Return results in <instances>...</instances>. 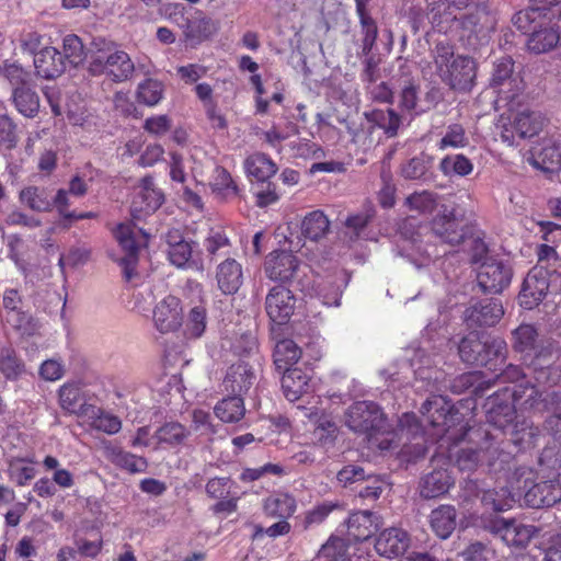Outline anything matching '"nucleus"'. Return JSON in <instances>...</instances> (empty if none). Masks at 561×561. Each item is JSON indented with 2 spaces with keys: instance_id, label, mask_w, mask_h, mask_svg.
<instances>
[{
  "instance_id": "f257e3e1",
  "label": "nucleus",
  "mask_w": 561,
  "mask_h": 561,
  "mask_svg": "<svg viewBox=\"0 0 561 561\" xmlns=\"http://www.w3.org/2000/svg\"><path fill=\"white\" fill-rule=\"evenodd\" d=\"M560 401L554 391H540L529 382L519 383L512 390L505 388L488 398L484 405L486 423L502 433L514 422L517 409L534 413V410H545Z\"/></svg>"
},
{
  "instance_id": "f03ea898",
  "label": "nucleus",
  "mask_w": 561,
  "mask_h": 561,
  "mask_svg": "<svg viewBox=\"0 0 561 561\" xmlns=\"http://www.w3.org/2000/svg\"><path fill=\"white\" fill-rule=\"evenodd\" d=\"M512 347L522 354L528 369H531L539 385H550L558 358L557 348L551 342L539 341V333L534 324L522 323L512 331Z\"/></svg>"
},
{
  "instance_id": "7ed1b4c3",
  "label": "nucleus",
  "mask_w": 561,
  "mask_h": 561,
  "mask_svg": "<svg viewBox=\"0 0 561 561\" xmlns=\"http://www.w3.org/2000/svg\"><path fill=\"white\" fill-rule=\"evenodd\" d=\"M480 434H467L466 439L478 442L477 448H462L457 456V466L461 471H472L479 466H486L490 470L501 471L508 466L512 460V454L504 448V440H499V436L477 427Z\"/></svg>"
},
{
  "instance_id": "20e7f679",
  "label": "nucleus",
  "mask_w": 561,
  "mask_h": 561,
  "mask_svg": "<svg viewBox=\"0 0 561 561\" xmlns=\"http://www.w3.org/2000/svg\"><path fill=\"white\" fill-rule=\"evenodd\" d=\"M436 75L455 91H470L477 76L472 57L455 53V45L447 41L436 43L433 51Z\"/></svg>"
},
{
  "instance_id": "39448f33",
  "label": "nucleus",
  "mask_w": 561,
  "mask_h": 561,
  "mask_svg": "<svg viewBox=\"0 0 561 561\" xmlns=\"http://www.w3.org/2000/svg\"><path fill=\"white\" fill-rule=\"evenodd\" d=\"M425 421L438 433L447 436L454 443L466 440L467 434H480L463 421V415L455 408L453 402L444 396H431L420 409Z\"/></svg>"
},
{
  "instance_id": "423d86ee",
  "label": "nucleus",
  "mask_w": 561,
  "mask_h": 561,
  "mask_svg": "<svg viewBox=\"0 0 561 561\" xmlns=\"http://www.w3.org/2000/svg\"><path fill=\"white\" fill-rule=\"evenodd\" d=\"M386 420L381 408L373 401H357L345 413L347 427L365 438H374L376 433L382 431Z\"/></svg>"
},
{
  "instance_id": "0eeeda50",
  "label": "nucleus",
  "mask_w": 561,
  "mask_h": 561,
  "mask_svg": "<svg viewBox=\"0 0 561 561\" xmlns=\"http://www.w3.org/2000/svg\"><path fill=\"white\" fill-rule=\"evenodd\" d=\"M186 8L182 3H173L168 7L171 21L183 28L185 38L192 43H202L210 38L218 30V23L208 18L203 11H195L190 18L184 14Z\"/></svg>"
},
{
  "instance_id": "6e6552de",
  "label": "nucleus",
  "mask_w": 561,
  "mask_h": 561,
  "mask_svg": "<svg viewBox=\"0 0 561 561\" xmlns=\"http://www.w3.org/2000/svg\"><path fill=\"white\" fill-rule=\"evenodd\" d=\"M432 232L443 242L457 245L465 241L467 230L463 226V215L456 205L442 204L430 222Z\"/></svg>"
},
{
  "instance_id": "1a4fd4ad",
  "label": "nucleus",
  "mask_w": 561,
  "mask_h": 561,
  "mask_svg": "<svg viewBox=\"0 0 561 561\" xmlns=\"http://www.w3.org/2000/svg\"><path fill=\"white\" fill-rule=\"evenodd\" d=\"M134 70V62L129 55L123 50L102 51L92 56L89 65V71L93 76L106 75L115 82L126 81Z\"/></svg>"
},
{
  "instance_id": "9d476101",
  "label": "nucleus",
  "mask_w": 561,
  "mask_h": 561,
  "mask_svg": "<svg viewBox=\"0 0 561 561\" xmlns=\"http://www.w3.org/2000/svg\"><path fill=\"white\" fill-rule=\"evenodd\" d=\"M514 65L510 56L497 59L491 78V85L497 89L499 99L511 106L525 89L523 79L514 76Z\"/></svg>"
},
{
  "instance_id": "9b49d317",
  "label": "nucleus",
  "mask_w": 561,
  "mask_h": 561,
  "mask_svg": "<svg viewBox=\"0 0 561 561\" xmlns=\"http://www.w3.org/2000/svg\"><path fill=\"white\" fill-rule=\"evenodd\" d=\"M537 20L561 21V0H530L529 7L515 13L512 21L517 30L528 32Z\"/></svg>"
},
{
  "instance_id": "f8f14e48",
  "label": "nucleus",
  "mask_w": 561,
  "mask_h": 561,
  "mask_svg": "<svg viewBox=\"0 0 561 561\" xmlns=\"http://www.w3.org/2000/svg\"><path fill=\"white\" fill-rule=\"evenodd\" d=\"M513 271L510 265L496 259H486L479 267L478 285L485 294H501L512 282Z\"/></svg>"
},
{
  "instance_id": "ddd939ff",
  "label": "nucleus",
  "mask_w": 561,
  "mask_h": 561,
  "mask_svg": "<svg viewBox=\"0 0 561 561\" xmlns=\"http://www.w3.org/2000/svg\"><path fill=\"white\" fill-rule=\"evenodd\" d=\"M296 308V297L283 285L273 286L265 297V311L270 320L278 325L286 324Z\"/></svg>"
},
{
  "instance_id": "4468645a",
  "label": "nucleus",
  "mask_w": 561,
  "mask_h": 561,
  "mask_svg": "<svg viewBox=\"0 0 561 561\" xmlns=\"http://www.w3.org/2000/svg\"><path fill=\"white\" fill-rule=\"evenodd\" d=\"M139 187L140 190L134 196L130 205V215L134 220H142L150 216L164 202V194L156 187L152 176L142 178Z\"/></svg>"
},
{
  "instance_id": "2eb2a0df",
  "label": "nucleus",
  "mask_w": 561,
  "mask_h": 561,
  "mask_svg": "<svg viewBox=\"0 0 561 561\" xmlns=\"http://www.w3.org/2000/svg\"><path fill=\"white\" fill-rule=\"evenodd\" d=\"M115 239L125 252V256L119 260L123 271V277L126 282H130L136 275L138 264L139 247L136 241L135 224L123 222L117 225L114 230Z\"/></svg>"
},
{
  "instance_id": "dca6fc26",
  "label": "nucleus",
  "mask_w": 561,
  "mask_h": 561,
  "mask_svg": "<svg viewBox=\"0 0 561 561\" xmlns=\"http://www.w3.org/2000/svg\"><path fill=\"white\" fill-rule=\"evenodd\" d=\"M549 289L548 272L541 266L533 267L526 275L518 295L519 304L525 309L537 307Z\"/></svg>"
},
{
  "instance_id": "f3484780",
  "label": "nucleus",
  "mask_w": 561,
  "mask_h": 561,
  "mask_svg": "<svg viewBox=\"0 0 561 561\" xmlns=\"http://www.w3.org/2000/svg\"><path fill=\"white\" fill-rule=\"evenodd\" d=\"M540 468L545 480L534 483L524 495L526 504L533 508L550 507L561 501V483L557 478H548L547 470Z\"/></svg>"
},
{
  "instance_id": "a211bd4d",
  "label": "nucleus",
  "mask_w": 561,
  "mask_h": 561,
  "mask_svg": "<svg viewBox=\"0 0 561 561\" xmlns=\"http://www.w3.org/2000/svg\"><path fill=\"white\" fill-rule=\"evenodd\" d=\"M255 381L254 368L244 360H238L227 368L221 386L227 394L244 397Z\"/></svg>"
},
{
  "instance_id": "6ab92c4d",
  "label": "nucleus",
  "mask_w": 561,
  "mask_h": 561,
  "mask_svg": "<svg viewBox=\"0 0 561 561\" xmlns=\"http://www.w3.org/2000/svg\"><path fill=\"white\" fill-rule=\"evenodd\" d=\"M165 240L168 243V257L172 265L178 268L203 270V264L201 262L192 260V242L185 240L180 230H169L165 236Z\"/></svg>"
},
{
  "instance_id": "aec40b11",
  "label": "nucleus",
  "mask_w": 561,
  "mask_h": 561,
  "mask_svg": "<svg viewBox=\"0 0 561 561\" xmlns=\"http://www.w3.org/2000/svg\"><path fill=\"white\" fill-rule=\"evenodd\" d=\"M504 316V308L501 300L485 298L477 301L466 309L465 319L472 327H493Z\"/></svg>"
},
{
  "instance_id": "412c9836",
  "label": "nucleus",
  "mask_w": 561,
  "mask_h": 561,
  "mask_svg": "<svg viewBox=\"0 0 561 561\" xmlns=\"http://www.w3.org/2000/svg\"><path fill=\"white\" fill-rule=\"evenodd\" d=\"M299 266L296 255L289 251L278 250L268 254L264 263L265 275L274 282H288Z\"/></svg>"
},
{
  "instance_id": "4be33fe9",
  "label": "nucleus",
  "mask_w": 561,
  "mask_h": 561,
  "mask_svg": "<svg viewBox=\"0 0 561 561\" xmlns=\"http://www.w3.org/2000/svg\"><path fill=\"white\" fill-rule=\"evenodd\" d=\"M182 320L181 300L173 295L164 297L153 310L154 325L161 333L178 330L182 324Z\"/></svg>"
},
{
  "instance_id": "5701e85b",
  "label": "nucleus",
  "mask_w": 561,
  "mask_h": 561,
  "mask_svg": "<svg viewBox=\"0 0 561 561\" xmlns=\"http://www.w3.org/2000/svg\"><path fill=\"white\" fill-rule=\"evenodd\" d=\"M410 545L409 534L397 527L381 531L375 541V549L381 557L394 559L402 556Z\"/></svg>"
},
{
  "instance_id": "b1692460",
  "label": "nucleus",
  "mask_w": 561,
  "mask_h": 561,
  "mask_svg": "<svg viewBox=\"0 0 561 561\" xmlns=\"http://www.w3.org/2000/svg\"><path fill=\"white\" fill-rule=\"evenodd\" d=\"M80 419L93 431L107 435L117 434L122 430L121 419L95 404L85 405L80 413Z\"/></svg>"
},
{
  "instance_id": "393cba45",
  "label": "nucleus",
  "mask_w": 561,
  "mask_h": 561,
  "mask_svg": "<svg viewBox=\"0 0 561 561\" xmlns=\"http://www.w3.org/2000/svg\"><path fill=\"white\" fill-rule=\"evenodd\" d=\"M380 524V517L371 511L353 512L347 519V535L355 541H365L378 530Z\"/></svg>"
},
{
  "instance_id": "a878e982",
  "label": "nucleus",
  "mask_w": 561,
  "mask_h": 561,
  "mask_svg": "<svg viewBox=\"0 0 561 561\" xmlns=\"http://www.w3.org/2000/svg\"><path fill=\"white\" fill-rule=\"evenodd\" d=\"M33 62L36 75L47 80L56 79L67 70L61 51L53 46L39 49L35 54Z\"/></svg>"
},
{
  "instance_id": "bb28decb",
  "label": "nucleus",
  "mask_w": 561,
  "mask_h": 561,
  "mask_svg": "<svg viewBox=\"0 0 561 561\" xmlns=\"http://www.w3.org/2000/svg\"><path fill=\"white\" fill-rule=\"evenodd\" d=\"M211 192L217 198L225 202H232L242 198V188L238 185L230 172L221 167L216 165L209 180Z\"/></svg>"
},
{
  "instance_id": "cd10ccee",
  "label": "nucleus",
  "mask_w": 561,
  "mask_h": 561,
  "mask_svg": "<svg viewBox=\"0 0 561 561\" xmlns=\"http://www.w3.org/2000/svg\"><path fill=\"white\" fill-rule=\"evenodd\" d=\"M545 20H537L531 23V30L524 32L529 34L527 47L535 54H543L557 46L560 39L558 30L553 26H543Z\"/></svg>"
},
{
  "instance_id": "c85d7f7f",
  "label": "nucleus",
  "mask_w": 561,
  "mask_h": 561,
  "mask_svg": "<svg viewBox=\"0 0 561 561\" xmlns=\"http://www.w3.org/2000/svg\"><path fill=\"white\" fill-rule=\"evenodd\" d=\"M216 279L222 294H236L243 283L242 265L232 257L226 259L216 268Z\"/></svg>"
},
{
  "instance_id": "c756f323",
  "label": "nucleus",
  "mask_w": 561,
  "mask_h": 561,
  "mask_svg": "<svg viewBox=\"0 0 561 561\" xmlns=\"http://www.w3.org/2000/svg\"><path fill=\"white\" fill-rule=\"evenodd\" d=\"M458 9L447 0L434 3L427 18L435 31L442 34H450L457 32Z\"/></svg>"
},
{
  "instance_id": "7c9ffc66",
  "label": "nucleus",
  "mask_w": 561,
  "mask_h": 561,
  "mask_svg": "<svg viewBox=\"0 0 561 561\" xmlns=\"http://www.w3.org/2000/svg\"><path fill=\"white\" fill-rule=\"evenodd\" d=\"M455 484V479L447 469H434L420 482V494L424 499H436L446 494Z\"/></svg>"
},
{
  "instance_id": "2f4dec72",
  "label": "nucleus",
  "mask_w": 561,
  "mask_h": 561,
  "mask_svg": "<svg viewBox=\"0 0 561 561\" xmlns=\"http://www.w3.org/2000/svg\"><path fill=\"white\" fill-rule=\"evenodd\" d=\"M104 455L114 466L129 473L145 472L148 468L145 457L136 456L111 444L104 447Z\"/></svg>"
},
{
  "instance_id": "473e14b6",
  "label": "nucleus",
  "mask_w": 561,
  "mask_h": 561,
  "mask_svg": "<svg viewBox=\"0 0 561 561\" xmlns=\"http://www.w3.org/2000/svg\"><path fill=\"white\" fill-rule=\"evenodd\" d=\"M282 389L285 398L295 402L299 400L309 389L310 377L300 368H288L282 370Z\"/></svg>"
},
{
  "instance_id": "72a5a7b5",
  "label": "nucleus",
  "mask_w": 561,
  "mask_h": 561,
  "mask_svg": "<svg viewBox=\"0 0 561 561\" xmlns=\"http://www.w3.org/2000/svg\"><path fill=\"white\" fill-rule=\"evenodd\" d=\"M484 344L485 352L482 354L485 357V363H481V367H485L492 373H497L505 365L507 344L504 339L490 335L484 336Z\"/></svg>"
},
{
  "instance_id": "f704fd0d",
  "label": "nucleus",
  "mask_w": 561,
  "mask_h": 561,
  "mask_svg": "<svg viewBox=\"0 0 561 561\" xmlns=\"http://www.w3.org/2000/svg\"><path fill=\"white\" fill-rule=\"evenodd\" d=\"M296 500L285 492H274L263 501L264 513L270 517L287 519L296 511Z\"/></svg>"
},
{
  "instance_id": "c9c22d12",
  "label": "nucleus",
  "mask_w": 561,
  "mask_h": 561,
  "mask_svg": "<svg viewBox=\"0 0 561 561\" xmlns=\"http://www.w3.org/2000/svg\"><path fill=\"white\" fill-rule=\"evenodd\" d=\"M456 510L453 505H439L430 515V524L437 537L447 539L456 528Z\"/></svg>"
},
{
  "instance_id": "e433bc0d",
  "label": "nucleus",
  "mask_w": 561,
  "mask_h": 561,
  "mask_svg": "<svg viewBox=\"0 0 561 561\" xmlns=\"http://www.w3.org/2000/svg\"><path fill=\"white\" fill-rule=\"evenodd\" d=\"M244 170L248 176L265 182L275 175L277 165L266 153L254 152L244 160Z\"/></svg>"
},
{
  "instance_id": "4c0bfd02",
  "label": "nucleus",
  "mask_w": 561,
  "mask_h": 561,
  "mask_svg": "<svg viewBox=\"0 0 561 561\" xmlns=\"http://www.w3.org/2000/svg\"><path fill=\"white\" fill-rule=\"evenodd\" d=\"M541 437L542 431L534 425V423L524 420L515 424L511 433L510 442H512L518 450H527L538 446Z\"/></svg>"
},
{
  "instance_id": "58836bf2",
  "label": "nucleus",
  "mask_w": 561,
  "mask_h": 561,
  "mask_svg": "<svg viewBox=\"0 0 561 561\" xmlns=\"http://www.w3.org/2000/svg\"><path fill=\"white\" fill-rule=\"evenodd\" d=\"M83 392L79 382H66L58 390L60 408L70 414L80 417L81 410L90 403L82 401Z\"/></svg>"
},
{
  "instance_id": "ea45409f",
  "label": "nucleus",
  "mask_w": 561,
  "mask_h": 561,
  "mask_svg": "<svg viewBox=\"0 0 561 561\" xmlns=\"http://www.w3.org/2000/svg\"><path fill=\"white\" fill-rule=\"evenodd\" d=\"M12 102L25 117L33 118L39 112V96L30 84L13 88Z\"/></svg>"
},
{
  "instance_id": "a19ab883",
  "label": "nucleus",
  "mask_w": 561,
  "mask_h": 561,
  "mask_svg": "<svg viewBox=\"0 0 561 561\" xmlns=\"http://www.w3.org/2000/svg\"><path fill=\"white\" fill-rule=\"evenodd\" d=\"M216 416L225 423H237L245 414L244 398L234 394H228L218 401L214 408Z\"/></svg>"
},
{
  "instance_id": "79ce46f5",
  "label": "nucleus",
  "mask_w": 561,
  "mask_h": 561,
  "mask_svg": "<svg viewBox=\"0 0 561 561\" xmlns=\"http://www.w3.org/2000/svg\"><path fill=\"white\" fill-rule=\"evenodd\" d=\"M458 351L462 362L469 365L481 366V363L485 362V357L482 354L485 352L484 336L480 337L473 333L465 336L459 343Z\"/></svg>"
},
{
  "instance_id": "37998d69",
  "label": "nucleus",
  "mask_w": 561,
  "mask_h": 561,
  "mask_svg": "<svg viewBox=\"0 0 561 561\" xmlns=\"http://www.w3.org/2000/svg\"><path fill=\"white\" fill-rule=\"evenodd\" d=\"M366 119L382 129L387 137H394L401 125V116L393 110L375 108L365 113Z\"/></svg>"
},
{
  "instance_id": "c03bdc74",
  "label": "nucleus",
  "mask_w": 561,
  "mask_h": 561,
  "mask_svg": "<svg viewBox=\"0 0 561 561\" xmlns=\"http://www.w3.org/2000/svg\"><path fill=\"white\" fill-rule=\"evenodd\" d=\"M513 127L518 137L531 138L541 131L543 117L540 113L535 111H522L515 116Z\"/></svg>"
},
{
  "instance_id": "a18cd8bd",
  "label": "nucleus",
  "mask_w": 561,
  "mask_h": 561,
  "mask_svg": "<svg viewBox=\"0 0 561 561\" xmlns=\"http://www.w3.org/2000/svg\"><path fill=\"white\" fill-rule=\"evenodd\" d=\"M439 195L436 192L423 190L413 192L408 195L404 201V206L419 215H430L437 207L439 208Z\"/></svg>"
},
{
  "instance_id": "49530a36",
  "label": "nucleus",
  "mask_w": 561,
  "mask_h": 561,
  "mask_svg": "<svg viewBox=\"0 0 561 561\" xmlns=\"http://www.w3.org/2000/svg\"><path fill=\"white\" fill-rule=\"evenodd\" d=\"M400 72L402 77L407 78L403 80V85L399 98V107L408 113H419L417 103L420 84L413 78L409 77L410 70L407 65L400 67Z\"/></svg>"
},
{
  "instance_id": "de8ad7c7",
  "label": "nucleus",
  "mask_w": 561,
  "mask_h": 561,
  "mask_svg": "<svg viewBox=\"0 0 561 561\" xmlns=\"http://www.w3.org/2000/svg\"><path fill=\"white\" fill-rule=\"evenodd\" d=\"M190 436L191 431L178 421L165 422L156 432L158 443L170 447L183 445Z\"/></svg>"
},
{
  "instance_id": "09e8293b",
  "label": "nucleus",
  "mask_w": 561,
  "mask_h": 561,
  "mask_svg": "<svg viewBox=\"0 0 561 561\" xmlns=\"http://www.w3.org/2000/svg\"><path fill=\"white\" fill-rule=\"evenodd\" d=\"M330 229V221L322 210L308 213L301 222V233L305 238L318 241L323 238Z\"/></svg>"
},
{
  "instance_id": "8fccbe9b",
  "label": "nucleus",
  "mask_w": 561,
  "mask_h": 561,
  "mask_svg": "<svg viewBox=\"0 0 561 561\" xmlns=\"http://www.w3.org/2000/svg\"><path fill=\"white\" fill-rule=\"evenodd\" d=\"M273 356L276 369L280 373L291 368L300 359L301 350L293 340L284 339L277 342Z\"/></svg>"
},
{
  "instance_id": "3c124183",
  "label": "nucleus",
  "mask_w": 561,
  "mask_h": 561,
  "mask_svg": "<svg viewBox=\"0 0 561 561\" xmlns=\"http://www.w3.org/2000/svg\"><path fill=\"white\" fill-rule=\"evenodd\" d=\"M356 13L359 18V23L364 34L363 48L370 50L376 44L378 37V27L376 21L367 10L368 0H355Z\"/></svg>"
},
{
  "instance_id": "603ef678",
  "label": "nucleus",
  "mask_w": 561,
  "mask_h": 561,
  "mask_svg": "<svg viewBox=\"0 0 561 561\" xmlns=\"http://www.w3.org/2000/svg\"><path fill=\"white\" fill-rule=\"evenodd\" d=\"M61 58L68 68H76L85 58L84 46L81 38L76 34H68L62 39Z\"/></svg>"
},
{
  "instance_id": "864d4df0",
  "label": "nucleus",
  "mask_w": 561,
  "mask_h": 561,
  "mask_svg": "<svg viewBox=\"0 0 561 561\" xmlns=\"http://www.w3.org/2000/svg\"><path fill=\"white\" fill-rule=\"evenodd\" d=\"M20 199L23 204L36 211H49L53 209L51 198L44 187H24L20 192Z\"/></svg>"
},
{
  "instance_id": "5fc2aeb1",
  "label": "nucleus",
  "mask_w": 561,
  "mask_h": 561,
  "mask_svg": "<svg viewBox=\"0 0 561 561\" xmlns=\"http://www.w3.org/2000/svg\"><path fill=\"white\" fill-rule=\"evenodd\" d=\"M539 465L547 470L548 478H557L561 483V443L546 446L539 456Z\"/></svg>"
},
{
  "instance_id": "6e6d98bb",
  "label": "nucleus",
  "mask_w": 561,
  "mask_h": 561,
  "mask_svg": "<svg viewBox=\"0 0 561 561\" xmlns=\"http://www.w3.org/2000/svg\"><path fill=\"white\" fill-rule=\"evenodd\" d=\"M164 93V85L156 79H146L138 84L137 101L147 106L157 105Z\"/></svg>"
},
{
  "instance_id": "4d7b16f0",
  "label": "nucleus",
  "mask_w": 561,
  "mask_h": 561,
  "mask_svg": "<svg viewBox=\"0 0 561 561\" xmlns=\"http://www.w3.org/2000/svg\"><path fill=\"white\" fill-rule=\"evenodd\" d=\"M514 499L511 492L502 488L500 490H485L481 496V503L486 510L504 512L512 507Z\"/></svg>"
},
{
  "instance_id": "13d9d810",
  "label": "nucleus",
  "mask_w": 561,
  "mask_h": 561,
  "mask_svg": "<svg viewBox=\"0 0 561 561\" xmlns=\"http://www.w3.org/2000/svg\"><path fill=\"white\" fill-rule=\"evenodd\" d=\"M0 371L7 379H16L24 371V363L12 347H3L0 352Z\"/></svg>"
},
{
  "instance_id": "bf43d9fd",
  "label": "nucleus",
  "mask_w": 561,
  "mask_h": 561,
  "mask_svg": "<svg viewBox=\"0 0 561 561\" xmlns=\"http://www.w3.org/2000/svg\"><path fill=\"white\" fill-rule=\"evenodd\" d=\"M439 170L445 175L466 176L473 170L472 162L463 154L446 156L439 162Z\"/></svg>"
},
{
  "instance_id": "052dcab7",
  "label": "nucleus",
  "mask_w": 561,
  "mask_h": 561,
  "mask_svg": "<svg viewBox=\"0 0 561 561\" xmlns=\"http://www.w3.org/2000/svg\"><path fill=\"white\" fill-rule=\"evenodd\" d=\"M348 543L345 539L331 536L318 552V558L325 561H344L347 554Z\"/></svg>"
},
{
  "instance_id": "680f3d73",
  "label": "nucleus",
  "mask_w": 561,
  "mask_h": 561,
  "mask_svg": "<svg viewBox=\"0 0 561 561\" xmlns=\"http://www.w3.org/2000/svg\"><path fill=\"white\" fill-rule=\"evenodd\" d=\"M204 247L211 257L228 253L226 249L231 247L230 240L222 228H211L204 240Z\"/></svg>"
},
{
  "instance_id": "e2e57ef3",
  "label": "nucleus",
  "mask_w": 561,
  "mask_h": 561,
  "mask_svg": "<svg viewBox=\"0 0 561 561\" xmlns=\"http://www.w3.org/2000/svg\"><path fill=\"white\" fill-rule=\"evenodd\" d=\"M469 144L466 130L461 124H451L447 127L446 134L437 142L439 150L447 148H465Z\"/></svg>"
},
{
  "instance_id": "0e129e2a",
  "label": "nucleus",
  "mask_w": 561,
  "mask_h": 561,
  "mask_svg": "<svg viewBox=\"0 0 561 561\" xmlns=\"http://www.w3.org/2000/svg\"><path fill=\"white\" fill-rule=\"evenodd\" d=\"M0 75L14 88L28 84L30 72L15 61L4 60L0 66Z\"/></svg>"
},
{
  "instance_id": "69168bd1",
  "label": "nucleus",
  "mask_w": 561,
  "mask_h": 561,
  "mask_svg": "<svg viewBox=\"0 0 561 561\" xmlns=\"http://www.w3.org/2000/svg\"><path fill=\"white\" fill-rule=\"evenodd\" d=\"M207 310L199 305L190 310L186 332L191 337L197 339L203 335L206 329Z\"/></svg>"
},
{
  "instance_id": "338daca9",
  "label": "nucleus",
  "mask_w": 561,
  "mask_h": 561,
  "mask_svg": "<svg viewBox=\"0 0 561 561\" xmlns=\"http://www.w3.org/2000/svg\"><path fill=\"white\" fill-rule=\"evenodd\" d=\"M18 141L16 124L8 115H0V146L11 150Z\"/></svg>"
},
{
  "instance_id": "774afa93",
  "label": "nucleus",
  "mask_w": 561,
  "mask_h": 561,
  "mask_svg": "<svg viewBox=\"0 0 561 561\" xmlns=\"http://www.w3.org/2000/svg\"><path fill=\"white\" fill-rule=\"evenodd\" d=\"M234 482L229 477H215L207 481L205 490L209 497L221 499L231 494Z\"/></svg>"
}]
</instances>
